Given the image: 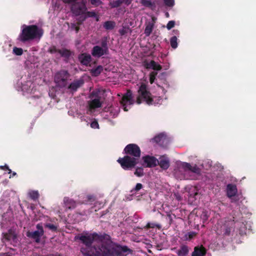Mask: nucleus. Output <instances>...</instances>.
<instances>
[{
	"mask_svg": "<svg viewBox=\"0 0 256 256\" xmlns=\"http://www.w3.org/2000/svg\"><path fill=\"white\" fill-rule=\"evenodd\" d=\"M188 252V248L186 246H182L178 250L176 253L178 256H185Z\"/></svg>",
	"mask_w": 256,
	"mask_h": 256,
	"instance_id": "26",
	"label": "nucleus"
},
{
	"mask_svg": "<svg viewBox=\"0 0 256 256\" xmlns=\"http://www.w3.org/2000/svg\"><path fill=\"white\" fill-rule=\"evenodd\" d=\"M55 52H58L60 55V56L64 58H68L70 55V51L65 48L58 50H56L55 48H54V50H51V52L53 53Z\"/></svg>",
	"mask_w": 256,
	"mask_h": 256,
	"instance_id": "25",
	"label": "nucleus"
},
{
	"mask_svg": "<svg viewBox=\"0 0 256 256\" xmlns=\"http://www.w3.org/2000/svg\"><path fill=\"white\" fill-rule=\"evenodd\" d=\"M90 126L93 128H98L99 126L98 122L94 120L91 122Z\"/></svg>",
	"mask_w": 256,
	"mask_h": 256,
	"instance_id": "44",
	"label": "nucleus"
},
{
	"mask_svg": "<svg viewBox=\"0 0 256 256\" xmlns=\"http://www.w3.org/2000/svg\"><path fill=\"white\" fill-rule=\"evenodd\" d=\"M142 188V184L140 183H138L136 184L135 188L132 190V192H133L134 191L138 192Z\"/></svg>",
	"mask_w": 256,
	"mask_h": 256,
	"instance_id": "43",
	"label": "nucleus"
},
{
	"mask_svg": "<svg viewBox=\"0 0 256 256\" xmlns=\"http://www.w3.org/2000/svg\"><path fill=\"white\" fill-rule=\"evenodd\" d=\"M174 32L175 34H177L178 32V30H174Z\"/></svg>",
	"mask_w": 256,
	"mask_h": 256,
	"instance_id": "53",
	"label": "nucleus"
},
{
	"mask_svg": "<svg viewBox=\"0 0 256 256\" xmlns=\"http://www.w3.org/2000/svg\"><path fill=\"white\" fill-rule=\"evenodd\" d=\"M90 3L94 6H100L102 2L100 0H90Z\"/></svg>",
	"mask_w": 256,
	"mask_h": 256,
	"instance_id": "42",
	"label": "nucleus"
},
{
	"mask_svg": "<svg viewBox=\"0 0 256 256\" xmlns=\"http://www.w3.org/2000/svg\"><path fill=\"white\" fill-rule=\"evenodd\" d=\"M215 228L218 234L223 235H229L232 229V228L228 227L226 224H222V221L218 222Z\"/></svg>",
	"mask_w": 256,
	"mask_h": 256,
	"instance_id": "12",
	"label": "nucleus"
},
{
	"mask_svg": "<svg viewBox=\"0 0 256 256\" xmlns=\"http://www.w3.org/2000/svg\"><path fill=\"white\" fill-rule=\"evenodd\" d=\"M108 48L106 42H102V47L100 46H95L92 50V54L94 56L100 57L101 56L107 54Z\"/></svg>",
	"mask_w": 256,
	"mask_h": 256,
	"instance_id": "11",
	"label": "nucleus"
},
{
	"mask_svg": "<svg viewBox=\"0 0 256 256\" xmlns=\"http://www.w3.org/2000/svg\"><path fill=\"white\" fill-rule=\"evenodd\" d=\"M86 2L84 0H82L78 7L76 4L72 8V10L74 14L78 16L82 15L81 17L82 18V20H84L87 18L94 17L96 18V20L98 21V18L94 12H86Z\"/></svg>",
	"mask_w": 256,
	"mask_h": 256,
	"instance_id": "7",
	"label": "nucleus"
},
{
	"mask_svg": "<svg viewBox=\"0 0 256 256\" xmlns=\"http://www.w3.org/2000/svg\"><path fill=\"white\" fill-rule=\"evenodd\" d=\"M16 172H13L12 173V176H16Z\"/></svg>",
	"mask_w": 256,
	"mask_h": 256,
	"instance_id": "54",
	"label": "nucleus"
},
{
	"mask_svg": "<svg viewBox=\"0 0 256 256\" xmlns=\"http://www.w3.org/2000/svg\"><path fill=\"white\" fill-rule=\"evenodd\" d=\"M226 196L231 199L232 202H234V197L237 194L238 190L236 185L232 184H228L226 186Z\"/></svg>",
	"mask_w": 256,
	"mask_h": 256,
	"instance_id": "18",
	"label": "nucleus"
},
{
	"mask_svg": "<svg viewBox=\"0 0 256 256\" xmlns=\"http://www.w3.org/2000/svg\"><path fill=\"white\" fill-rule=\"evenodd\" d=\"M200 217L204 220H206L208 218V212H206V211L202 212V213Z\"/></svg>",
	"mask_w": 256,
	"mask_h": 256,
	"instance_id": "39",
	"label": "nucleus"
},
{
	"mask_svg": "<svg viewBox=\"0 0 256 256\" xmlns=\"http://www.w3.org/2000/svg\"><path fill=\"white\" fill-rule=\"evenodd\" d=\"M11 214H12L10 212H8L2 216V220L0 221V225L2 228H8L11 224Z\"/></svg>",
	"mask_w": 256,
	"mask_h": 256,
	"instance_id": "19",
	"label": "nucleus"
},
{
	"mask_svg": "<svg viewBox=\"0 0 256 256\" xmlns=\"http://www.w3.org/2000/svg\"><path fill=\"white\" fill-rule=\"evenodd\" d=\"M195 233L194 232H189L188 234H186V237L188 235V239H190L192 238H193L194 236H195ZM186 239H188V238H186Z\"/></svg>",
	"mask_w": 256,
	"mask_h": 256,
	"instance_id": "49",
	"label": "nucleus"
},
{
	"mask_svg": "<svg viewBox=\"0 0 256 256\" xmlns=\"http://www.w3.org/2000/svg\"><path fill=\"white\" fill-rule=\"evenodd\" d=\"M146 226L148 228H154V227H157L158 228H161V226L160 224H156L154 223H148L146 225Z\"/></svg>",
	"mask_w": 256,
	"mask_h": 256,
	"instance_id": "41",
	"label": "nucleus"
},
{
	"mask_svg": "<svg viewBox=\"0 0 256 256\" xmlns=\"http://www.w3.org/2000/svg\"><path fill=\"white\" fill-rule=\"evenodd\" d=\"M64 206L68 209H73L76 206V202L74 200L64 197L63 200Z\"/></svg>",
	"mask_w": 256,
	"mask_h": 256,
	"instance_id": "20",
	"label": "nucleus"
},
{
	"mask_svg": "<svg viewBox=\"0 0 256 256\" xmlns=\"http://www.w3.org/2000/svg\"><path fill=\"white\" fill-rule=\"evenodd\" d=\"M211 166H212V162L209 161L208 162V165L205 166L204 164H202V166L206 169H208V168L210 167Z\"/></svg>",
	"mask_w": 256,
	"mask_h": 256,
	"instance_id": "47",
	"label": "nucleus"
},
{
	"mask_svg": "<svg viewBox=\"0 0 256 256\" xmlns=\"http://www.w3.org/2000/svg\"><path fill=\"white\" fill-rule=\"evenodd\" d=\"M205 254L204 250L203 248H196L192 252V256H203Z\"/></svg>",
	"mask_w": 256,
	"mask_h": 256,
	"instance_id": "29",
	"label": "nucleus"
},
{
	"mask_svg": "<svg viewBox=\"0 0 256 256\" xmlns=\"http://www.w3.org/2000/svg\"><path fill=\"white\" fill-rule=\"evenodd\" d=\"M102 92L99 90H93L89 96L88 101L87 114H92L94 110L102 106L103 102Z\"/></svg>",
	"mask_w": 256,
	"mask_h": 256,
	"instance_id": "6",
	"label": "nucleus"
},
{
	"mask_svg": "<svg viewBox=\"0 0 256 256\" xmlns=\"http://www.w3.org/2000/svg\"><path fill=\"white\" fill-rule=\"evenodd\" d=\"M12 53L16 56H21L23 54V50L22 48L14 47Z\"/></svg>",
	"mask_w": 256,
	"mask_h": 256,
	"instance_id": "33",
	"label": "nucleus"
},
{
	"mask_svg": "<svg viewBox=\"0 0 256 256\" xmlns=\"http://www.w3.org/2000/svg\"><path fill=\"white\" fill-rule=\"evenodd\" d=\"M157 72H152L150 73V81L151 84H152L154 82V80L156 78V76L157 75Z\"/></svg>",
	"mask_w": 256,
	"mask_h": 256,
	"instance_id": "38",
	"label": "nucleus"
},
{
	"mask_svg": "<svg viewBox=\"0 0 256 256\" xmlns=\"http://www.w3.org/2000/svg\"><path fill=\"white\" fill-rule=\"evenodd\" d=\"M70 74L66 70L58 72L54 76V82L58 86L64 88L67 86Z\"/></svg>",
	"mask_w": 256,
	"mask_h": 256,
	"instance_id": "8",
	"label": "nucleus"
},
{
	"mask_svg": "<svg viewBox=\"0 0 256 256\" xmlns=\"http://www.w3.org/2000/svg\"><path fill=\"white\" fill-rule=\"evenodd\" d=\"M177 40L178 38L176 36L172 37L170 40V46L173 48H176L178 47Z\"/></svg>",
	"mask_w": 256,
	"mask_h": 256,
	"instance_id": "32",
	"label": "nucleus"
},
{
	"mask_svg": "<svg viewBox=\"0 0 256 256\" xmlns=\"http://www.w3.org/2000/svg\"><path fill=\"white\" fill-rule=\"evenodd\" d=\"M124 151L126 156L118 158V162L124 170H127L138 164L140 156V150L136 144H132L126 146Z\"/></svg>",
	"mask_w": 256,
	"mask_h": 256,
	"instance_id": "2",
	"label": "nucleus"
},
{
	"mask_svg": "<svg viewBox=\"0 0 256 256\" xmlns=\"http://www.w3.org/2000/svg\"><path fill=\"white\" fill-rule=\"evenodd\" d=\"M78 58L80 62L85 66L89 65L92 60L90 55L85 53L81 54Z\"/></svg>",
	"mask_w": 256,
	"mask_h": 256,
	"instance_id": "21",
	"label": "nucleus"
},
{
	"mask_svg": "<svg viewBox=\"0 0 256 256\" xmlns=\"http://www.w3.org/2000/svg\"><path fill=\"white\" fill-rule=\"evenodd\" d=\"M132 0H120L122 4H125L126 5L130 4Z\"/></svg>",
	"mask_w": 256,
	"mask_h": 256,
	"instance_id": "48",
	"label": "nucleus"
},
{
	"mask_svg": "<svg viewBox=\"0 0 256 256\" xmlns=\"http://www.w3.org/2000/svg\"><path fill=\"white\" fill-rule=\"evenodd\" d=\"M142 166L145 167H152L156 166L158 163V160L152 156H146L142 158Z\"/></svg>",
	"mask_w": 256,
	"mask_h": 256,
	"instance_id": "16",
	"label": "nucleus"
},
{
	"mask_svg": "<svg viewBox=\"0 0 256 256\" xmlns=\"http://www.w3.org/2000/svg\"><path fill=\"white\" fill-rule=\"evenodd\" d=\"M33 84L30 81H28L25 84H23L21 81L16 83V88L18 91L21 90L24 92L30 93L32 91V89L31 88Z\"/></svg>",
	"mask_w": 256,
	"mask_h": 256,
	"instance_id": "14",
	"label": "nucleus"
},
{
	"mask_svg": "<svg viewBox=\"0 0 256 256\" xmlns=\"http://www.w3.org/2000/svg\"><path fill=\"white\" fill-rule=\"evenodd\" d=\"M118 111H119V110H118L116 112V113L114 114V116L118 115Z\"/></svg>",
	"mask_w": 256,
	"mask_h": 256,
	"instance_id": "52",
	"label": "nucleus"
},
{
	"mask_svg": "<svg viewBox=\"0 0 256 256\" xmlns=\"http://www.w3.org/2000/svg\"><path fill=\"white\" fill-rule=\"evenodd\" d=\"M174 24H175L174 21L170 20V21L168 22V24L166 25V28L168 30H170L174 26Z\"/></svg>",
	"mask_w": 256,
	"mask_h": 256,
	"instance_id": "40",
	"label": "nucleus"
},
{
	"mask_svg": "<svg viewBox=\"0 0 256 256\" xmlns=\"http://www.w3.org/2000/svg\"><path fill=\"white\" fill-rule=\"evenodd\" d=\"M103 70V67L101 66H98L94 68H92L90 70V73L94 76H98Z\"/></svg>",
	"mask_w": 256,
	"mask_h": 256,
	"instance_id": "27",
	"label": "nucleus"
},
{
	"mask_svg": "<svg viewBox=\"0 0 256 256\" xmlns=\"http://www.w3.org/2000/svg\"><path fill=\"white\" fill-rule=\"evenodd\" d=\"M146 66L147 68H152L156 70H160L162 68L161 66L154 60L147 62L146 64Z\"/></svg>",
	"mask_w": 256,
	"mask_h": 256,
	"instance_id": "24",
	"label": "nucleus"
},
{
	"mask_svg": "<svg viewBox=\"0 0 256 256\" xmlns=\"http://www.w3.org/2000/svg\"><path fill=\"white\" fill-rule=\"evenodd\" d=\"M158 164L164 169H167L169 166V160L167 158H161Z\"/></svg>",
	"mask_w": 256,
	"mask_h": 256,
	"instance_id": "28",
	"label": "nucleus"
},
{
	"mask_svg": "<svg viewBox=\"0 0 256 256\" xmlns=\"http://www.w3.org/2000/svg\"><path fill=\"white\" fill-rule=\"evenodd\" d=\"M84 246L81 252L86 256H126L130 250L112 242L108 235L100 236L96 233L78 236Z\"/></svg>",
	"mask_w": 256,
	"mask_h": 256,
	"instance_id": "1",
	"label": "nucleus"
},
{
	"mask_svg": "<svg viewBox=\"0 0 256 256\" xmlns=\"http://www.w3.org/2000/svg\"><path fill=\"white\" fill-rule=\"evenodd\" d=\"M29 196L32 200H36L38 198L39 194L37 190H30L28 192Z\"/></svg>",
	"mask_w": 256,
	"mask_h": 256,
	"instance_id": "30",
	"label": "nucleus"
},
{
	"mask_svg": "<svg viewBox=\"0 0 256 256\" xmlns=\"http://www.w3.org/2000/svg\"><path fill=\"white\" fill-rule=\"evenodd\" d=\"M120 4H122L120 0H116L110 2V5L112 8L118 7Z\"/></svg>",
	"mask_w": 256,
	"mask_h": 256,
	"instance_id": "37",
	"label": "nucleus"
},
{
	"mask_svg": "<svg viewBox=\"0 0 256 256\" xmlns=\"http://www.w3.org/2000/svg\"><path fill=\"white\" fill-rule=\"evenodd\" d=\"M134 174L138 176H142L144 174L143 169L139 168H137L134 172Z\"/></svg>",
	"mask_w": 256,
	"mask_h": 256,
	"instance_id": "35",
	"label": "nucleus"
},
{
	"mask_svg": "<svg viewBox=\"0 0 256 256\" xmlns=\"http://www.w3.org/2000/svg\"><path fill=\"white\" fill-rule=\"evenodd\" d=\"M156 18L154 17H152L151 20H148L145 22V29L144 34L146 36H148L152 34L156 24Z\"/></svg>",
	"mask_w": 256,
	"mask_h": 256,
	"instance_id": "15",
	"label": "nucleus"
},
{
	"mask_svg": "<svg viewBox=\"0 0 256 256\" xmlns=\"http://www.w3.org/2000/svg\"><path fill=\"white\" fill-rule=\"evenodd\" d=\"M42 34V30L36 26L24 24L21 26V32L18 39L20 41L25 42L36 38L40 39Z\"/></svg>",
	"mask_w": 256,
	"mask_h": 256,
	"instance_id": "3",
	"label": "nucleus"
},
{
	"mask_svg": "<svg viewBox=\"0 0 256 256\" xmlns=\"http://www.w3.org/2000/svg\"><path fill=\"white\" fill-rule=\"evenodd\" d=\"M174 196H175L176 198L178 200L180 201L182 200L180 196V194L178 193L174 194Z\"/></svg>",
	"mask_w": 256,
	"mask_h": 256,
	"instance_id": "51",
	"label": "nucleus"
},
{
	"mask_svg": "<svg viewBox=\"0 0 256 256\" xmlns=\"http://www.w3.org/2000/svg\"><path fill=\"white\" fill-rule=\"evenodd\" d=\"M142 4L146 7H152L154 3L150 0H141Z\"/></svg>",
	"mask_w": 256,
	"mask_h": 256,
	"instance_id": "34",
	"label": "nucleus"
},
{
	"mask_svg": "<svg viewBox=\"0 0 256 256\" xmlns=\"http://www.w3.org/2000/svg\"><path fill=\"white\" fill-rule=\"evenodd\" d=\"M0 168L3 170H8V174H10L12 172V170L8 168L6 164L4 166H0Z\"/></svg>",
	"mask_w": 256,
	"mask_h": 256,
	"instance_id": "45",
	"label": "nucleus"
},
{
	"mask_svg": "<svg viewBox=\"0 0 256 256\" xmlns=\"http://www.w3.org/2000/svg\"><path fill=\"white\" fill-rule=\"evenodd\" d=\"M138 96L137 98L136 102L138 104L142 102H145L148 105H154L160 104L162 100L160 97L151 96L150 94L148 91L146 85L142 84L138 90Z\"/></svg>",
	"mask_w": 256,
	"mask_h": 256,
	"instance_id": "5",
	"label": "nucleus"
},
{
	"mask_svg": "<svg viewBox=\"0 0 256 256\" xmlns=\"http://www.w3.org/2000/svg\"><path fill=\"white\" fill-rule=\"evenodd\" d=\"M115 24L112 21H107L104 24V27L106 30H112Z\"/></svg>",
	"mask_w": 256,
	"mask_h": 256,
	"instance_id": "31",
	"label": "nucleus"
},
{
	"mask_svg": "<svg viewBox=\"0 0 256 256\" xmlns=\"http://www.w3.org/2000/svg\"><path fill=\"white\" fill-rule=\"evenodd\" d=\"M154 140L162 146H166L169 142V139L164 133H161L156 136Z\"/></svg>",
	"mask_w": 256,
	"mask_h": 256,
	"instance_id": "17",
	"label": "nucleus"
},
{
	"mask_svg": "<svg viewBox=\"0 0 256 256\" xmlns=\"http://www.w3.org/2000/svg\"><path fill=\"white\" fill-rule=\"evenodd\" d=\"M83 84L84 80H74L70 84L68 88L72 91H76L78 88L81 86Z\"/></svg>",
	"mask_w": 256,
	"mask_h": 256,
	"instance_id": "23",
	"label": "nucleus"
},
{
	"mask_svg": "<svg viewBox=\"0 0 256 256\" xmlns=\"http://www.w3.org/2000/svg\"><path fill=\"white\" fill-rule=\"evenodd\" d=\"M46 226L47 228H49L50 229L54 230H55L56 229V226L52 224H46Z\"/></svg>",
	"mask_w": 256,
	"mask_h": 256,
	"instance_id": "46",
	"label": "nucleus"
},
{
	"mask_svg": "<svg viewBox=\"0 0 256 256\" xmlns=\"http://www.w3.org/2000/svg\"><path fill=\"white\" fill-rule=\"evenodd\" d=\"M178 170H176L175 175L178 178L182 179H192V174H199L200 168L196 165H190L186 162H180L178 164Z\"/></svg>",
	"mask_w": 256,
	"mask_h": 256,
	"instance_id": "4",
	"label": "nucleus"
},
{
	"mask_svg": "<svg viewBox=\"0 0 256 256\" xmlns=\"http://www.w3.org/2000/svg\"><path fill=\"white\" fill-rule=\"evenodd\" d=\"M119 32L121 35H124L126 32V30L124 28H122V29L119 30Z\"/></svg>",
	"mask_w": 256,
	"mask_h": 256,
	"instance_id": "50",
	"label": "nucleus"
},
{
	"mask_svg": "<svg viewBox=\"0 0 256 256\" xmlns=\"http://www.w3.org/2000/svg\"><path fill=\"white\" fill-rule=\"evenodd\" d=\"M164 4L169 7H172L174 4V0H164Z\"/></svg>",
	"mask_w": 256,
	"mask_h": 256,
	"instance_id": "36",
	"label": "nucleus"
},
{
	"mask_svg": "<svg viewBox=\"0 0 256 256\" xmlns=\"http://www.w3.org/2000/svg\"><path fill=\"white\" fill-rule=\"evenodd\" d=\"M2 240L4 242H10V243L14 246L16 243V236L14 230L10 229L8 233L2 232Z\"/></svg>",
	"mask_w": 256,
	"mask_h": 256,
	"instance_id": "13",
	"label": "nucleus"
},
{
	"mask_svg": "<svg viewBox=\"0 0 256 256\" xmlns=\"http://www.w3.org/2000/svg\"><path fill=\"white\" fill-rule=\"evenodd\" d=\"M186 191H188L189 194L188 201L192 202L194 200V196L198 194L197 190L195 187L192 186H188L186 188Z\"/></svg>",
	"mask_w": 256,
	"mask_h": 256,
	"instance_id": "22",
	"label": "nucleus"
},
{
	"mask_svg": "<svg viewBox=\"0 0 256 256\" xmlns=\"http://www.w3.org/2000/svg\"><path fill=\"white\" fill-rule=\"evenodd\" d=\"M134 102L130 90H128L123 96L120 100V104L124 111H128Z\"/></svg>",
	"mask_w": 256,
	"mask_h": 256,
	"instance_id": "9",
	"label": "nucleus"
},
{
	"mask_svg": "<svg viewBox=\"0 0 256 256\" xmlns=\"http://www.w3.org/2000/svg\"><path fill=\"white\" fill-rule=\"evenodd\" d=\"M37 230L34 232H28L26 233L27 236L33 238L36 242H39L40 238L44 234V232L42 226L41 224L36 225Z\"/></svg>",
	"mask_w": 256,
	"mask_h": 256,
	"instance_id": "10",
	"label": "nucleus"
}]
</instances>
